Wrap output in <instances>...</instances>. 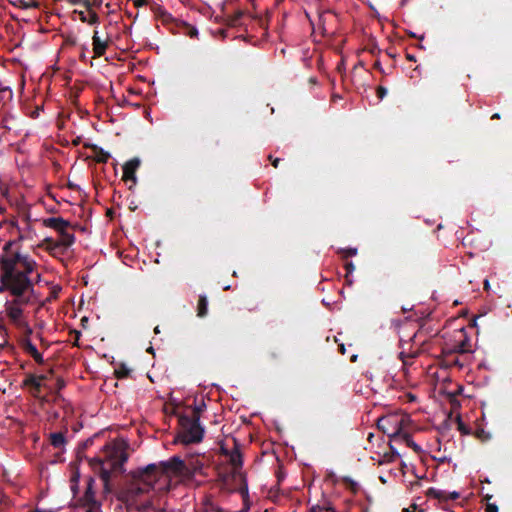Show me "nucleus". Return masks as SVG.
Returning <instances> with one entry per match:
<instances>
[{
  "mask_svg": "<svg viewBox=\"0 0 512 512\" xmlns=\"http://www.w3.org/2000/svg\"><path fill=\"white\" fill-rule=\"evenodd\" d=\"M37 266L18 241H8L0 254V290L9 292L21 303L35 300L32 275Z\"/></svg>",
  "mask_w": 512,
  "mask_h": 512,
  "instance_id": "nucleus-1",
  "label": "nucleus"
},
{
  "mask_svg": "<svg viewBox=\"0 0 512 512\" xmlns=\"http://www.w3.org/2000/svg\"><path fill=\"white\" fill-rule=\"evenodd\" d=\"M144 467L137 468L129 473L130 479L120 488L117 493V499L125 504L127 511H133V507L142 504V497L154 492L157 482L148 471L145 473ZM156 497L154 494L152 495Z\"/></svg>",
  "mask_w": 512,
  "mask_h": 512,
  "instance_id": "nucleus-2",
  "label": "nucleus"
},
{
  "mask_svg": "<svg viewBox=\"0 0 512 512\" xmlns=\"http://www.w3.org/2000/svg\"><path fill=\"white\" fill-rule=\"evenodd\" d=\"M128 454L122 445L108 444L104 449V457L89 459L90 466L99 473L105 488L108 487L112 473H123Z\"/></svg>",
  "mask_w": 512,
  "mask_h": 512,
  "instance_id": "nucleus-3",
  "label": "nucleus"
},
{
  "mask_svg": "<svg viewBox=\"0 0 512 512\" xmlns=\"http://www.w3.org/2000/svg\"><path fill=\"white\" fill-rule=\"evenodd\" d=\"M178 418V433L176 442L188 445L200 443L203 440L205 429L196 418L185 413H175Z\"/></svg>",
  "mask_w": 512,
  "mask_h": 512,
  "instance_id": "nucleus-4",
  "label": "nucleus"
},
{
  "mask_svg": "<svg viewBox=\"0 0 512 512\" xmlns=\"http://www.w3.org/2000/svg\"><path fill=\"white\" fill-rule=\"evenodd\" d=\"M184 467V460L175 455L167 461L148 464L143 472L148 471L157 483L162 479L167 482L170 475L183 476Z\"/></svg>",
  "mask_w": 512,
  "mask_h": 512,
  "instance_id": "nucleus-5",
  "label": "nucleus"
},
{
  "mask_svg": "<svg viewBox=\"0 0 512 512\" xmlns=\"http://www.w3.org/2000/svg\"><path fill=\"white\" fill-rule=\"evenodd\" d=\"M477 322H469L467 327H458L453 330L452 335L445 341L443 348L446 353H467L471 351V340L467 330H474Z\"/></svg>",
  "mask_w": 512,
  "mask_h": 512,
  "instance_id": "nucleus-6",
  "label": "nucleus"
},
{
  "mask_svg": "<svg viewBox=\"0 0 512 512\" xmlns=\"http://www.w3.org/2000/svg\"><path fill=\"white\" fill-rule=\"evenodd\" d=\"M94 483V479L90 477L84 495L75 500V506L83 508L85 512H100L101 505L95 498Z\"/></svg>",
  "mask_w": 512,
  "mask_h": 512,
  "instance_id": "nucleus-7",
  "label": "nucleus"
},
{
  "mask_svg": "<svg viewBox=\"0 0 512 512\" xmlns=\"http://www.w3.org/2000/svg\"><path fill=\"white\" fill-rule=\"evenodd\" d=\"M53 374H54V370L52 368H50L47 373H43L40 375L29 374L23 380V386L28 387L30 390V393L34 397H39L42 388L49 387V385L47 384V381L50 377L53 376Z\"/></svg>",
  "mask_w": 512,
  "mask_h": 512,
  "instance_id": "nucleus-8",
  "label": "nucleus"
},
{
  "mask_svg": "<svg viewBox=\"0 0 512 512\" xmlns=\"http://www.w3.org/2000/svg\"><path fill=\"white\" fill-rule=\"evenodd\" d=\"M391 420L395 421V430L391 434H389L390 438L396 439L401 436L408 447L413 449V451H415L416 453L421 452V447L413 441L409 433L401 434V421H398L397 419L391 417H383L378 420V427L384 430L385 424L390 423Z\"/></svg>",
  "mask_w": 512,
  "mask_h": 512,
  "instance_id": "nucleus-9",
  "label": "nucleus"
},
{
  "mask_svg": "<svg viewBox=\"0 0 512 512\" xmlns=\"http://www.w3.org/2000/svg\"><path fill=\"white\" fill-rule=\"evenodd\" d=\"M416 323L419 324V322ZM440 333V327L434 328L432 322H420L417 331H415L411 336L407 335V337L409 338V341L423 344L427 339L438 336Z\"/></svg>",
  "mask_w": 512,
  "mask_h": 512,
  "instance_id": "nucleus-10",
  "label": "nucleus"
},
{
  "mask_svg": "<svg viewBox=\"0 0 512 512\" xmlns=\"http://www.w3.org/2000/svg\"><path fill=\"white\" fill-rule=\"evenodd\" d=\"M19 324V328L22 331V335L19 339V344L21 348L30 356L36 354L38 351L36 346L31 341V336L33 335V330L27 325L28 322H17Z\"/></svg>",
  "mask_w": 512,
  "mask_h": 512,
  "instance_id": "nucleus-11",
  "label": "nucleus"
},
{
  "mask_svg": "<svg viewBox=\"0 0 512 512\" xmlns=\"http://www.w3.org/2000/svg\"><path fill=\"white\" fill-rule=\"evenodd\" d=\"M166 512V500L163 501L162 497L150 496L143 501L142 504L133 507V511L137 512Z\"/></svg>",
  "mask_w": 512,
  "mask_h": 512,
  "instance_id": "nucleus-12",
  "label": "nucleus"
},
{
  "mask_svg": "<svg viewBox=\"0 0 512 512\" xmlns=\"http://www.w3.org/2000/svg\"><path fill=\"white\" fill-rule=\"evenodd\" d=\"M184 465L183 477L192 478L196 474H202L204 462L199 455H191L184 460Z\"/></svg>",
  "mask_w": 512,
  "mask_h": 512,
  "instance_id": "nucleus-13",
  "label": "nucleus"
},
{
  "mask_svg": "<svg viewBox=\"0 0 512 512\" xmlns=\"http://www.w3.org/2000/svg\"><path fill=\"white\" fill-rule=\"evenodd\" d=\"M229 461L233 466L234 476H239L242 482H245L244 475L239 472L243 465L242 454L239 446L235 444L234 448L229 453Z\"/></svg>",
  "mask_w": 512,
  "mask_h": 512,
  "instance_id": "nucleus-14",
  "label": "nucleus"
},
{
  "mask_svg": "<svg viewBox=\"0 0 512 512\" xmlns=\"http://www.w3.org/2000/svg\"><path fill=\"white\" fill-rule=\"evenodd\" d=\"M139 166V158H133L127 161L123 166V179L125 181H132L133 183H136V170L139 168Z\"/></svg>",
  "mask_w": 512,
  "mask_h": 512,
  "instance_id": "nucleus-15",
  "label": "nucleus"
},
{
  "mask_svg": "<svg viewBox=\"0 0 512 512\" xmlns=\"http://www.w3.org/2000/svg\"><path fill=\"white\" fill-rule=\"evenodd\" d=\"M109 42L107 39H102L99 35V31L95 30L92 36V46L94 57H101L105 54L108 48Z\"/></svg>",
  "mask_w": 512,
  "mask_h": 512,
  "instance_id": "nucleus-16",
  "label": "nucleus"
},
{
  "mask_svg": "<svg viewBox=\"0 0 512 512\" xmlns=\"http://www.w3.org/2000/svg\"><path fill=\"white\" fill-rule=\"evenodd\" d=\"M197 512H224V509L213 501L211 496H204Z\"/></svg>",
  "mask_w": 512,
  "mask_h": 512,
  "instance_id": "nucleus-17",
  "label": "nucleus"
},
{
  "mask_svg": "<svg viewBox=\"0 0 512 512\" xmlns=\"http://www.w3.org/2000/svg\"><path fill=\"white\" fill-rule=\"evenodd\" d=\"M44 225L46 227H49V228H52V229H55L58 231H63L64 229H66L68 227L69 223L61 217H51V218H47L44 220Z\"/></svg>",
  "mask_w": 512,
  "mask_h": 512,
  "instance_id": "nucleus-18",
  "label": "nucleus"
},
{
  "mask_svg": "<svg viewBox=\"0 0 512 512\" xmlns=\"http://www.w3.org/2000/svg\"><path fill=\"white\" fill-rule=\"evenodd\" d=\"M20 239H30L34 235V231L31 228L30 222L25 219L17 226Z\"/></svg>",
  "mask_w": 512,
  "mask_h": 512,
  "instance_id": "nucleus-19",
  "label": "nucleus"
},
{
  "mask_svg": "<svg viewBox=\"0 0 512 512\" xmlns=\"http://www.w3.org/2000/svg\"><path fill=\"white\" fill-rule=\"evenodd\" d=\"M50 443L56 449H61L66 444V438L62 432L50 434Z\"/></svg>",
  "mask_w": 512,
  "mask_h": 512,
  "instance_id": "nucleus-20",
  "label": "nucleus"
},
{
  "mask_svg": "<svg viewBox=\"0 0 512 512\" xmlns=\"http://www.w3.org/2000/svg\"><path fill=\"white\" fill-rule=\"evenodd\" d=\"M89 11V15L87 16L85 12L83 11H80L78 12L79 14V19L82 21V22H87L88 24L90 25H96L99 23V16L97 15L96 12L92 11L91 8L88 9Z\"/></svg>",
  "mask_w": 512,
  "mask_h": 512,
  "instance_id": "nucleus-21",
  "label": "nucleus"
},
{
  "mask_svg": "<svg viewBox=\"0 0 512 512\" xmlns=\"http://www.w3.org/2000/svg\"><path fill=\"white\" fill-rule=\"evenodd\" d=\"M426 495L428 497L438 499L440 502L448 501L447 492L444 490L436 489L434 487L429 488L426 492Z\"/></svg>",
  "mask_w": 512,
  "mask_h": 512,
  "instance_id": "nucleus-22",
  "label": "nucleus"
},
{
  "mask_svg": "<svg viewBox=\"0 0 512 512\" xmlns=\"http://www.w3.org/2000/svg\"><path fill=\"white\" fill-rule=\"evenodd\" d=\"M205 409H206V404L202 400L200 403L194 405L192 414L189 416L194 419L197 418L200 421L201 414L204 412Z\"/></svg>",
  "mask_w": 512,
  "mask_h": 512,
  "instance_id": "nucleus-23",
  "label": "nucleus"
},
{
  "mask_svg": "<svg viewBox=\"0 0 512 512\" xmlns=\"http://www.w3.org/2000/svg\"><path fill=\"white\" fill-rule=\"evenodd\" d=\"M207 306H208L207 298L205 296H200L199 302H198V313H197L198 317L206 316Z\"/></svg>",
  "mask_w": 512,
  "mask_h": 512,
  "instance_id": "nucleus-24",
  "label": "nucleus"
},
{
  "mask_svg": "<svg viewBox=\"0 0 512 512\" xmlns=\"http://www.w3.org/2000/svg\"><path fill=\"white\" fill-rule=\"evenodd\" d=\"M415 357H416V353L406 354L405 352H400V354H399V358L402 360V362H403V364L405 366L411 365L412 364V360Z\"/></svg>",
  "mask_w": 512,
  "mask_h": 512,
  "instance_id": "nucleus-25",
  "label": "nucleus"
},
{
  "mask_svg": "<svg viewBox=\"0 0 512 512\" xmlns=\"http://www.w3.org/2000/svg\"><path fill=\"white\" fill-rule=\"evenodd\" d=\"M457 426L462 435H469L471 433V429L463 423L460 416L457 417Z\"/></svg>",
  "mask_w": 512,
  "mask_h": 512,
  "instance_id": "nucleus-26",
  "label": "nucleus"
},
{
  "mask_svg": "<svg viewBox=\"0 0 512 512\" xmlns=\"http://www.w3.org/2000/svg\"><path fill=\"white\" fill-rule=\"evenodd\" d=\"M66 386V383L65 381L61 378V377H57L56 378V383H55V386L54 387H47L48 389L50 390H55L56 392H59L60 390H62L64 387Z\"/></svg>",
  "mask_w": 512,
  "mask_h": 512,
  "instance_id": "nucleus-27",
  "label": "nucleus"
},
{
  "mask_svg": "<svg viewBox=\"0 0 512 512\" xmlns=\"http://www.w3.org/2000/svg\"><path fill=\"white\" fill-rule=\"evenodd\" d=\"M78 481H79V475L78 474L72 476V478H71V490L73 492L74 497L78 493Z\"/></svg>",
  "mask_w": 512,
  "mask_h": 512,
  "instance_id": "nucleus-28",
  "label": "nucleus"
},
{
  "mask_svg": "<svg viewBox=\"0 0 512 512\" xmlns=\"http://www.w3.org/2000/svg\"><path fill=\"white\" fill-rule=\"evenodd\" d=\"M61 291V287L59 285H53L51 287L50 295L47 297V300H52L57 298L59 292Z\"/></svg>",
  "mask_w": 512,
  "mask_h": 512,
  "instance_id": "nucleus-29",
  "label": "nucleus"
},
{
  "mask_svg": "<svg viewBox=\"0 0 512 512\" xmlns=\"http://www.w3.org/2000/svg\"><path fill=\"white\" fill-rule=\"evenodd\" d=\"M68 2L72 5H84L87 9H90V2L87 0H68Z\"/></svg>",
  "mask_w": 512,
  "mask_h": 512,
  "instance_id": "nucleus-30",
  "label": "nucleus"
},
{
  "mask_svg": "<svg viewBox=\"0 0 512 512\" xmlns=\"http://www.w3.org/2000/svg\"><path fill=\"white\" fill-rule=\"evenodd\" d=\"M475 436L479 439H481L482 441L486 440L488 438V435L487 433L485 432L484 429H477L476 433H475Z\"/></svg>",
  "mask_w": 512,
  "mask_h": 512,
  "instance_id": "nucleus-31",
  "label": "nucleus"
},
{
  "mask_svg": "<svg viewBox=\"0 0 512 512\" xmlns=\"http://www.w3.org/2000/svg\"><path fill=\"white\" fill-rule=\"evenodd\" d=\"M80 335H81V333L79 331H77V330L72 331V336H73L72 343L74 346H79L78 341H79Z\"/></svg>",
  "mask_w": 512,
  "mask_h": 512,
  "instance_id": "nucleus-32",
  "label": "nucleus"
},
{
  "mask_svg": "<svg viewBox=\"0 0 512 512\" xmlns=\"http://www.w3.org/2000/svg\"><path fill=\"white\" fill-rule=\"evenodd\" d=\"M31 357H32V358L35 360V362H36V363H38V364H43V363H44V359H43V357H42V354H41L39 351H37V352H36V354L32 355Z\"/></svg>",
  "mask_w": 512,
  "mask_h": 512,
  "instance_id": "nucleus-33",
  "label": "nucleus"
},
{
  "mask_svg": "<svg viewBox=\"0 0 512 512\" xmlns=\"http://www.w3.org/2000/svg\"><path fill=\"white\" fill-rule=\"evenodd\" d=\"M485 512H498V506L496 504L487 503Z\"/></svg>",
  "mask_w": 512,
  "mask_h": 512,
  "instance_id": "nucleus-34",
  "label": "nucleus"
},
{
  "mask_svg": "<svg viewBox=\"0 0 512 512\" xmlns=\"http://www.w3.org/2000/svg\"><path fill=\"white\" fill-rule=\"evenodd\" d=\"M448 500H456L460 497V494L456 491H453L451 493H447Z\"/></svg>",
  "mask_w": 512,
  "mask_h": 512,
  "instance_id": "nucleus-35",
  "label": "nucleus"
},
{
  "mask_svg": "<svg viewBox=\"0 0 512 512\" xmlns=\"http://www.w3.org/2000/svg\"><path fill=\"white\" fill-rule=\"evenodd\" d=\"M198 34H199V32H198V30H197L195 27L191 28V29L189 30V33H188V35H189L191 38H196V37H198Z\"/></svg>",
  "mask_w": 512,
  "mask_h": 512,
  "instance_id": "nucleus-36",
  "label": "nucleus"
},
{
  "mask_svg": "<svg viewBox=\"0 0 512 512\" xmlns=\"http://www.w3.org/2000/svg\"><path fill=\"white\" fill-rule=\"evenodd\" d=\"M11 316L15 319L20 316V311L18 309L11 310Z\"/></svg>",
  "mask_w": 512,
  "mask_h": 512,
  "instance_id": "nucleus-37",
  "label": "nucleus"
},
{
  "mask_svg": "<svg viewBox=\"0 0 512 512\" xmlns=\"http://www.w3.org/2000/svg\"><path fill=\"white\" fill-rule=\"evenodd\" d=\"M93 443V440L92 439H88L86 440L84 443H83V448H87L88 446L92 445Z\"/></svg>",
  "mask_w": 512,
  "mask_h": 512,
  "instance_id": "nucleus-38",
  "label": "nucleus"
},
{
  "mask_svg": "<svg viewBox=\"0 0 512 512\" xmlns=\"http://www.w3.org/2000/svg\"><path fill=\"white\" fill-rule=\"evenodd\" d=\"M356 254H357V249L356 248L349 249V255L350 256H355Z\"/></svg>",
  "mask_w": 512,
  "mask_h": 512,
  "instance_id": "nucleus-39",
  "label": "nucleus"
},
{
  "mask_svg": "<svg viewBox=\"0 0 512 512\" xmlns=\"http://www.w3.org/2000/svg\"><path fill=\"white\" fill-rule=\"evenodd\" d=\"M247 492H248V489H247V485L245 484L243 487H241L240 493L241 494H247Z\"/></svg>",
  "mask_w": 512,
  "mask_h": 512,
  "instance_id": "nucleus-40",
  "label": "nucleus"
},
{
  "mask_svg": "<svg viewBox=\"0 0 512 512\" xmlns=\"http://www.w3.org/2000/svg\"><path fill=\"white\" fill-rule=\"evenodd\" d=\"M2 323H3V322H0V333H2V334H4V335H5V334H6V328L3 326V324H2Z\"/></svg>",
  "mask_w": 512,
  "mask_h": 512,
  "instance_id": "nucleus-41",
  "label": "nucleus"
},
{
  "mask_svg": "<svg viewBox=\"0 0 512 512\" xmlns=\"http://www.w3.org/2000/svg\"><path fill=\"white\" fill-rule=\"evenodd\" d=\"M409 323H410V322H408V321H405V322H399V324H400V325H399V328H401V329H402V328H404V326H406V325H407V324H409Z\"/></svg>",
  "mask_w": 512,
  "mask_h": 512,
  "instance_id": "nucleus-42",
  "label": "nucleus"
},
{
  "mask_svg": "<svg viewBox=\"0 0 512 512\" xmlns=\"http://www.w3.org/2000/svg\"><path fill=\"white\" fill-rule=\"evenodd\" d=\"M279 161H280V159H279V158H276V159L272 162L273 166H274V167H278V163H279Z\"/></svg>",
  "mask_w": 512,
  "mask_h": 512,
  "instance_id": "nucleus-43",
  "label": "nucleus"
},
{
  "mask_svg": "<svg viewBox=\"0 0 512 512\" xmlns=\"http://www.w3.org/2000/svg\"><path fill=\"white\" fill-rule=\"evenodd\" d=\"M339 351L344 354L345 353V347L343 344L339 345Z\"/></svg>",
  "mask_w": 512,
  "mask_h": 512,
  "instance_id": "nucleus-44",
  "label": "nucleus"
},
{
  "mask_svg": "<svg viewBox=\"0 0 512 512\" xmlns=\"http://www.w3.org/2000/svg\"><path fill=\"white\" fill-rule=\"evenodd\" d=\"M35 279H36V282H41V275L39 273H36V276H35Z\"/></svg>",
  "mask_w": 512,
  "mask_h": 512,
  "instance_id": "nucleus-45",
  "label": "nucleus"
},
{
  "mask_svg": "<svg viewBox=\"0 0 512 512\" xmlns=\"http://www.w3.org/2000/svg\"><path fill=\"white\" fill-rule=\"evenodd\" d=\"M108 157H110V154H109V153H106V154L104 155V158L102 159V161L106 162V161H107V159H108Z\"/></svg>",
  "mask_w": 512,
  "mask_h": 512,
  "instance_id": "nucleus-46",
  "label": "nucleus"
},
{
  "mask_svg": "<svg viewBox=\"0 0 512 512\" xmlns=\"http://www.w3.org/2000/svg\"><path fill=\"white\" fill-rule=\"evenodd\" d=\"M347 268L352 271L354 269L353 263H349Z\"/></svg>",
  "mask_w": 512,
  "mask_h": 512,
  "instance_id": "nucleus-47",
  "label": "nucleus"
},
{
  "mask_svg": "<svg viewBox=\"0 0 512 512\" xmlns=\"http://www.w3.org/2000/svg\"><path fill=\"white\" fill-rule=\"evenodd\" d=\"M484 286H485V288H486V289H488V288H489L490 284H489V281H488V280H485V281H484Z\"/></svg>",
  "mask_w": 512,
  "mask_h": 512,
  "instance_id": "nucleus-48",
  "label": "nucleus"
},
{
  "mask_svg": "<svg viewBox=\"0 0 512 512\" xmlns=\"http://www.w3.org/2000/svg\"><path fill=\"white\" fill-rule=\"evenodd\" d=\"M154 332H155L156 334L160 333L159 326H156V327L154 328Z\"/></svg>",
  "mask_w": 512,
  "mask_h": 512,
  "instance_id": "nucleus-49",
  "label": "nucleus"
},
{
  "mask_svg": "<svg viewBox=\"0 0 512 512\" xmlns=\"http://www.w3.org/2000/svg\"><path fill=\"white\" fill-rule=\"evenodd\" d=\"M136 4L137 5H143L144 4V0H137Z\"/></svg>",
  "mask_w": 512,
  "mask_h": 512,
  "instance_id": "nucleus-50",
  "label": "nucleus"
},
{
  "mask_svg": "<svg viewBox=\"0 0 512 512\" xmlns=\"http://www.w3.org/2000/svg\"><path fill=\"white\" fill-rule=\"evenodd\" d=\"M356 360H357V355H353V356L351 357V362H355Z\"/></svg>",
  "mask_w": 512,
  "mask_h": 512,
  "instance_id": "nucleus-51",
  "label": "nucleus"
},
{
  "mask_svg": "<svg viewBox=\"0 0 512 512\" xmlns=\"http://www.w3.org/2000/svg\"><path fill=\"white\" fill-rule=\"evenodd\" d=\"M479 318H480L479 315H475V316H473V318L471 320L477 321Z\"/></svg>",
  "mask_w": 512,
  "mask_h": 512,
  "instance_id": "nucleus-52",
  "label": "nucleus"
},
{
  "mask_svg": "<svg viewBox=\"0 0 512 512\" xmlns=\"http://www.w3.org/2000/svg\"><path fill=\"white\" fill-rule=\"evenodd\" d=\"M411 485H412V488H413L414 486H420V483L418 481H416V482L412 483Z\"/></svg>",
  "mask_w": 512,
  "mask_h": 512,
  "instance_id": "nucleus-53",
  "label": "nucleus"
},
{
  "mask_svg": "<svg viewBox=\"0 0 512 512\" xmlns=\"http://www.w3.org/2000/svg\"><path fill=\"white\" fill-rule=\"evenodd\" d=\"M492 498V495H486L485 500L489 501Z\"/></svg>",
  "mask_w": 512,
  "mask_h": 512,
  "instance_id": "nucleus-54",
  "label": "nucleus"
},
{
  "mask_svg": "<svg viewBox=\"0 0 512 512\" xmlns=\"http://www.w3.org/2000/svg\"><path fill=\"white\" fill-rule=\"evenodd\" d=\"M492 118H493V119H494V118H500V115H499L498 113H495V114L492 116Z\"/></svg>",
  "mask_w": 512,
  "mask_h": 512,
  "instance_id": "nucleus-55",
  "label": "nucleus"
},
{
  "mask_svg": "<svg viewBox=\"0 0 512 512\" xmlns=\"http://www.w3.org/2000/svg\"><path fill=\"white\" fill-rule=\"evenodd\" d=\"M153 351H154V350H153V347H149V348L147 349V352H149V353H153Z\"/></svg>",
  "mask_w": 512,
  "mask_h": 512,
  "instance_id": "nucleus-56",
  "label": "nucleus"
},
{
  "mask_svg": "<svg viewBox=\"0 0 512 512\" xmlns=\"http://www.w3.org/2000/svg\"><path fill=\"white\" fill-rule=\"evenodd\" d=\"M80 320L86 321V320H88V317L87 316H83Z\"/></svg>",
  "mask_w": 512,
  "mask_h": 512,
  "instance_id": "nucleus-57",
  "label": "nucleus"
},
{
  "mask_svg": "<svg viewBox=\"0 0 512 512\" xmlns=\"http://www.w3.org/2000/svg\"><path fill=\"white\" fill-rule=\"evenodd\" d=\"M81 323H82V326L85 328V327H86V324H87L88 322L82 321Z\"/></svg>",
  "mask_w": 512,
  "mask_h": 512,
  "instance_id": "nucleus-58",
  "label": "nucleus"
},
{
  "mask_svg": "<svg viewBox=\"0 0 512 512\" xmlns=\"http://www.w3.org/2000/svg\"><path fill=\"white\" fill-rule=\"evenodd\" d=\"M400 341H404V335L400 336Z\"/></svg>",
  "mask_w": 512,
  "mask_h": 512,
  "instance_id": "nucleus-59",
  "label": "nucleus"
},
{
  "mask_svg": "<svg viewBox=\"0 0 512 512\" xmlns=\"http://www.w3.org/2000/svg\"><path fill=\"white\" fill-rule=\"evenodd\" d=\"M441 337L446 339V333L442 334Z\"/></svg>",
  "mask_w": 512,
  "mask_h": 512,
  "instance_id": "nucleus-60",
  "label": "nucleus"
},
{
  "mask_svg": "<svg viewBox=\"0 0 512 512\" xmlns=\"http://www.w3.org/2000/svg\"><path fill=\"white\" fill-rule=\"evenodd\" d=\"M81 58H82V59H84V58H85V53H84V52L82 53Z\"/></svg>",
  "mask_w": 512,
  "mask_h": 512,
  "instance_id": "nucleus-61",
  "label": "nucleus"
}]
</instances>
